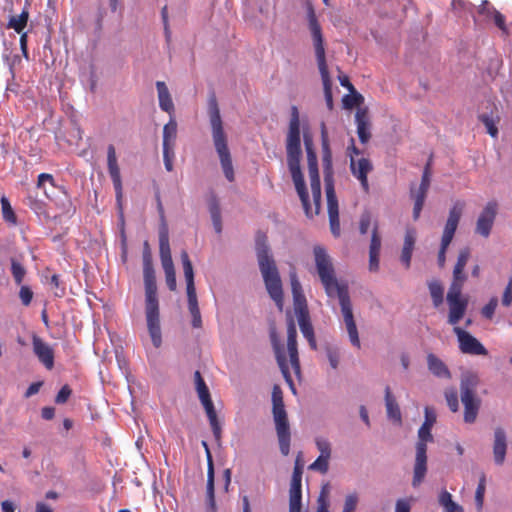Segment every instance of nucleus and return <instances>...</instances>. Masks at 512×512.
<instances>
[{
  "label": "nucleus",
  "instance_id": "obj_1",
  "mask_svg": "<svg viewBox=\"0 0 512 512\" xmlns=\"http://www.w3.org/2000/svg\"><path fill=\"white\" fill-rule=\"evenodd\" d=\"M304 145L307 155L308 173L310 178L314 208H312V205L309 201V195L300 167L302 150L300 140L299 112L296 106H292L286 139L287 163L305 214L307 217L313 218L321 211V184L318 171L317 155L314 149L313 139L309 134L306 133L304 134Z\"/></svg>",
  "mask_w": 512,
  "mask_h": 512
},
{
  "label": "nucleus",
  "instance_id": "obj_2",
  "mask_svg": "<svg viewBox=\"0 0 512 512\" xmlns=\"http://www.w3.org/2000/svg\"><path fill=\"white\" fill-rule=\"evenodd\" d=\"M469 258V248L461 249L453 269V279L446 296L449 307L448 323L450 325L458 324L464 317L468 307V299L462 295V288L467 280V275L465 274L464 269Z\"/></svg>",
  "mask_w": 512,
  "mask_h": 512
},
{
  "label": "nucleus",
  "instance_id": "obj_3",
  "mask_svg": "<svg viewBox=\"0 0 512 512\" xmlns=\"http://www.w3.org/2000/svg\"><path fill=\"white\" fill-rule=\"evenodd\" d=\"M256 254L267 292L279 311H282L284 305L282 282L276 263L270 255L267 237L264 234L258 235L256 238Z\"/></svg>",
  "mask_w": 512,
  "mask_h": 512
},
{
  "label": "nucleus",
  "instance_id": "obj_4",
  "mask_svg": "<svg viewBox=\"0 0 512 512\" xmlns=\"http://www.w3.org/2000/svg\"><path fill=\"white\" fill-rule=\"evenodd\" d=\"M322 166L327 199L330 230L335 237L340 235L339 206L334 188L332 152L326 125L321 124Z\"/></svg>",
  "mask_w": 512,
  "mask_h": 512
},
{
  "label": "nucleus",
  "instance_id": "obj_5",
  "mask_svg": "<svg viewBox=\"0 0 512 512\" xmlns=\"http://www.w3.org/2000/svg\"><path fill=\"white\" fill-rule=\"evenodd\" d=\"M145 286V317L148 333L155 348L162 345L160 310L157 296L156 276L153 266L143 267Z\"/></svg>",
  "mask_w": 512,
  "mask_h": 512
},
{
  "label": "nucleus",
  "instance_id": "obj_6",
  "mask_svg": "<svg viewBox=\"0 0 512 512\" xmlns=\"http://www.w3.org/2000/svg\"><path fill=\"white\" fill-rule=\"evenodd\" d=\"M208 114L212 130V139L220 159L221 167L226 179L232 182L235 179L232 158L228 148L227 135L224 131L220 110L214 97L209 101Z\"/></svg>",
  "mask_w": 512,
  "mask_h": 512
},
{
  "label": "nucleus",
  "instance_id": "obj_7",
  "mask_svg": "<svg viewBox=\"0 0 512 512\" xmlns=\"http://www.w3.org/2000/svg\"><path fill=\"white\" fill-rule=\"evenodd\" d=\"M307 20L309 30L312 35L313 45L315 49V56L318 64V68L322 77L324 86V97L326 105L329 110L333 109V98L331 89V80L329 76L328 66L326 63L324 39L322 35V29L316 17L315 11L312 6L307 9Z\"/></svg>",
  "mask_w": 512,
  "mask_h": 512
},
{
  "label": "nucleus",
  "instance_id": "obj_8",
  "mask_svg": "<svg viewBox=\"0 0 512 512\" xmlns=\"http://www.w3.org/2000/svg\"><path fill=\"white\" fill-rule=\"evenodd\" d=\"M272 413L280 451L284 456H287L290 453L291 433L283 393L278 385H275L272 390Z\"/></svg>",
  "mask_w": 512,
  "mask_h": 512
},
{
  "label": "nucleus",
  "instance_id": "obj_9",
  "mask_svg": "<svg viewBox=\"0 0 512 512\" xmlns=\"http://www.w3.org/2000/svg\"><path fill=\"white\" fill-rule=\"evenodd\" d=\"M313 253L317 273L327 296L330 298L336 297V294L340 293V290L348 287V285L337 280L332 260L325 248L315 246Z\"/></svg>",
  "mask_w": 512,
  "mask_h": 512
},
{
  "label": "nucleus",
  "instance_id": "obj_10",
  "mask_svg": "<svg viewBox=\"0 0 512 512\" xmlns=\"http://www.w3.org/2000/svg\"><path fill=\"white\" fill-rule=\"evenodd\" d=\"M479 378L475 373H466L460 383L461 401L464 406V421L474 423L476 421L481 401L476 395Z\"/></svg>",
  "mask_w": 512,
  "mask_h": 512
},
{
  "label": "nucleus",
  "instance_id": "obj_11",
  "mask_svg": "<svg viewBox=\"0 0 512 512\" xmlns=\"http://www.w3.org/2000/svg\"><path fill=\"white\" fill-rule=\"evenodd\" d=\"M158 209L161 214L162 223L159 228V253L161 264L165 273L166 284L171 291L176 289V274L174 264L171 256V249L169 244L168 226L164 220V210L161 202H158Z\"/></svg>",
  "mask_w": 512,
  "mask_h": 512
},
{
  "label": "nucleus",
  "instance_id": "obj_12",
  "mask_svg": "<svg viewBox=\"0 0 512 512\" xmlns=\"http://www.w3.org/2000/svg\"><path fill=\"white\" fill-rule=\"evenodd\" d=\"M431 429L421 425L418 430V441L416 443V456L413 469L412 486L418 487L424 480L427 473V443L433 442L434 438Z\"/></svg>",
  "mask_w": 512,
  "mask_h": 512
},
{
  "label": "nucleus",
  "instance_id": "obj_13",
  "mask_svg": "<svg viewBox=\"0 0 512 512\" xmlns=\"http://www.w3.org/2000/svg\"><path fill=\"white\" fill-rule=\"evenodd\" d=\"M464 202L456 201L449 211V216L444 227L443 235L441 238V246L438 252V263L443 267L446 261V251L448 246L453 240L454 234L458 227L462 212L464 209Z\"/></svg>",
  "mask_w": 512,
  "mask_h": 512
},
{
  "label": "nucleus",
  "instance_id": "obj_14",
  "mask_svg": "<svg viewBox=\"0 0 512 512\" xmlns=\"http://www.w3.org/2000/svg\"><path fill=\"white\" fill-rule=\"evenodd\" d=\"M196 391L207 414L213 435L216 440L221 438V426L212 402L209 389L199 371L194 373Z\"/></svg>",
  "mask_w": 512,
  "mask_h": 512
},
{
  "label": "nucleus",
  "instance_id": "obj_15",
  "mask_svg": "<svg viewBox=\"0 0 512 512\" xmlns=\"http://www.w3.org/2000/svg\"><path fill=\"white\" fill-rule=\"evenodd\" d=\"M350 153V171L352 175L359 180L362 190L369 193L370 186L368 182V174L373 170V164L366 157L356 158L361 155V151L355 146L354 139H351V146L348 147Z\"/></svg>",
  "mask_w": 512,
  "mask_h": 512
},
{
  "label": "nucleus",
  "instance_id": "obj_16",
  "mask_svg": "<svg viewBox=\"0 0 512 512\" xmlns=\"http://www.w3.org/2000/svg\"><path fill=\"white\" fill-rule=\"evenodd\" d=\"M336 297L339 299V304L341 307V312L343 315V320L346 326V330L349 336V340L351 344L360 349L361 342L359 339L358 329L356 326V322L354 320L353 311H352V303L350 300L348 287H344L340 290V293L336 294Z\"/></svg>",
  "mask_w": 512,
  "mask_h": 512
},
{
  "label": "nucleus",
  "instance_id": "obj_17",
  "mask_svg": "<svg viewBox=\"0 0 512 512\" xmlns=\"http://www.w3.org/2000/svg\"><path fill=\"white\" fill-rule=\"evenodd\" d=\"M453 326V332L457 336L459 349L462 353L469 355H488L487 349L477 338L472 336L469 332L465 331L461 327L457 326V324Z\"/></svg>",
  "mask_w": 512,
  "mask_h": 512
},
{
  "label": "nucleus",
  "instance_id": "obj_18",
  "mask_svg": "<svg viewBox=\"0 0 512 512\" xmlns=\"http://www.w3.org/2000/svg\"><path fill=\"white\" fill-rule=\"evenodd\" d=\"M498 211V203L494 200L489 201L481 211L477 222L475 232L484 238H488L494 225Z\"/></svg>",
  "mask_w": 512,
  "mask_h": 512
},
{
  "label": "nucleus",
  "instance_id": "obj_19",
  "mask_svg": "<svg viewBox=\"0 0 512 512\" xmlns=\"http://www.w3.org/2000/svg\"><path fill=\"white\" fill-rule=\"evenodd\" d=\"M107 167L108 172L113 182L115 189L117 202L120 203L123 196L122 180L120 174V168L117 162L116 150L113 145H109L107 148Z\"/></svg>",
  "mask_w": 512,
  "mask_h": 512
},
{
  "label": "nucleus",
  "instance_id": "obj_20",
  "mask_svg": "<svg viewBox=\"0 0 512 512\" xmlns=\"http://www.w3.org/2000/svg\"><path fill=\"white\" fill-rule=\"evenodd\" d=\"M33 352L38 360L49 370L54 367V351L52 347L44 342L39 336L32 337Z\"/></svg>",
  "mask_w": 512,
  "mask_h": 512
},
{
  "label": "nucleus",
  "instance_id": "obj_21",
  "mask_svg": "<svg viewBox=\"0 0 512 512\" xmlns=\"http://www.w3.org/2000/svg\"><path fill=\"white\" fill-rule=\"evenodd\" d=\"M287 350L290 358L291 367L296 375L300 374V360L297 348V330L293 320L287 327Z\"/></svg>",
  "mask_w": 512,
  "mask_h": 512
},
{
  "label": "nucleus",
  "instance_id": "obj_22",
  "mask_svg": "<svg viewBox=\"0 0 512 512\" xmlns=\"http://www.w3.org/2000/svg\"><path fill=\"white\" fill-rule=\"evenodd\" d=\"M302 485H290L289 489V512H301ZM316 512H329L327 502L319 498V505Z\"/></svg>",
  "mask_w": 512,
  "mask_h": 512
},
{
  "label": "nucleus",
  "instance_id": "obj_23",
  "mask_svg": "<svg viewBox=\"0 0 512 512\" xmlns=\"http://www.w3.org/2000/svg\"><path fill=\"white\" fill-rule=\"evenodd\" d=\"M357 134L361 143H367L371 138L370 120L366 108H360L355 114Z\"/></svg>",
  "mask_w": 512,
  "mask_h": 512
},
{
  "label": "nucleus",
  "instance_id": "obj_24",
  "mask_svg": "<svg viewBox=\"0 0 512 512\" xmlns=\"http://www.w3.org/2000/svg\"><path fill=\"white\" fill-rule=\"evenodd\" d=\"M506 434L503 428L498 427L494 432L493 455L497 465H502L506 456Z\"/></svg>",
  "mask_w": 512,
  "mask_h": 512
},
{
  "label": "nucleus",
  "instance_id": "obj_25",
  "mask_svg": "<svg viewBox=\"0 0 512 512\" xmlns=\"http://www.w3.org/2000/svg\"><path fill=\"white\" fill-rule=\"evenodd\" d=\"M415 242L416 231L414 229H407L404 236V243L400 256V260L406 269L410 268Z\"/></svg>",
  "mask_w": 512,
  "mask_h": 512
},
{
  "label": "nucleus",
  "instance_id": "obj_26",
  "mask_svg": "<svg viewBox=\"0 0 512 512\" xmlns=\"http://www.w3.org/2000/svg\"><path fill=\"white\" fill-rule=\"evenodd\" d=\"M156 89L158 93L159 107L162 111L172 116L174 114L175 107L167 85L163 81H157Z\"/></svg>",
  "mask_w": 512,
  "mask_h": 512
},
{
  "label": "nucleus",
  "instance_id": "obj_27",
  "mask_svg": "<svg viewBox=\"0 0 512 512\" xmlns=\"http://www.w3.org/2000/svg\"><path fill=\"white\" fill-rule=\"evenodd\" d=\"M203 445L206 448L207 452V460H208V469H207V501L212 510H215V488H214V465L211 453L209 448L205 442Z\"/></svg>",
  "mask_w": 512,
  "mask_h": 512
},
{
  "label": "nucleus",
  "instance_id": "obj_28",
  "mask_svg": "<svg viewBox=\"0 0 512 512\" xmlns=\"http://www.w3.org/2000/svg\"><path fill=\"white\" fill-rule=\"evenodd\" d=\"M180 256L183 265L184 277L186 280V292L187 294L196 293V288L194 284V271L188 252L186 250H182Z\"/></svg>",
  "mask_w": 512,
  "mask_h": 512
},
{
  "label": "nucleus",
  "instance_id": "obj_29",
  "mask_svg": "<svg viewBox=\"0 0 512 512\" xmlns=\"http://www.w3.org/2000/svg\"><path fill=\"white\" fill-rule=\"evenodd\" d=\"M180 256L183 265L184 277L186 280V292L187 294L196 293V288L194 284V271L188 252L186 250H182Z\"/></svg>",
  "mask_w": 512,
  "mask_h": 512
},
{
  "label": "nucleus",
  "instance_id": "obj_30",
  "mask_svg": "<svg viewBox=\"0 0 512 512\" xmlns=\"http://www.w3.org/2000/svg\"><path fill=\"white\" fill-rule=\"evenodd\" d=\"M385 405L388 418L397 424H401V411L395 397L391 393L389 386H387L385 389Z\"/></svg>",
  "mask_w": 512,
  "mask_h": 512
},
{
  "label": "nucleus",
  "instance_id": "obj_31",
  "mask_svg": "<svg viewBox=\"0 0 512 512\" xmlns=\"http://www.w3.org/2000/svg\"><path fill=\"white\" fill-rule=\"evenodd\" d=\"M427 364L430 372L439 378H450L451 373L445 363L434 354L430 353L427 356Z\"/></svg>",
  "mask_w": 512,
  "mask_h": 512
},
{
  "label": "nucleus",
  "instance_id": "obj_32",
  "mask_svg": "<svg viewBox=\"0 0 512 512\" xmlns=\"http://www.w3.org/2000/svg\"><path fill=\"white\" fill-rule=\"evenodd\" d=\"M297 319L303 336L307 339L311 349L316 350L317 343L314 335V329L310 321V315L302 313V315H299Z\"/></svg>",
  "mask_w": 512,
  "mask_h": 512
},
{
  "label": "nucleus",
  "instance_id": "obj_33",
  "mask_svg": "<svg viewBox=\"0 0 512 512\" xmlns=\"http://www.w3.org/2000/svg\"><path fill=\"white\" fill-rule=\"evenodd\" d=\"M177 138V122L173 115L163 128V148L174 149Z\"/></svg>",
  "mask_w": 512,
  "mask_h": 512
},
{
  "label": "nucleus",
  "instance_id": "obj_34",
  "mask_svg": "<svg viewBox=\"0 0 512 512\" xmlns=\"http://www.w3.org/2000/svg\"><path fill=\"white\" fill-rule=\"evenodd\" d=\"M29 20V9L26 5L19 15L11 16L7 23L8 29H13L18 34L25 33L24 29L27 26Z\"/></svg>",
  "mask_w": 512,
  "mask_h": 512
},
{
  "label": "nucleus",
  "instance_id": "obj_35",
  "mask_svg": "<svg viewBox=\"0 0 512 512\" xmlns=\"http://www.w3.org/2000/svg\"><path fill=\"white\" fill-rule=\"evenodd\" d=\"M187 302H188V310L192 317V327L193 328H201L202 327V317L200 313V309L198 306L197 294H187Z\"/></svg>",
  "mask_w": 512,
  "mask_h": 512
},
{
  "label": "nucleus",
  "instance_id": "obj_36",
  "mask_svg": "<svg viewBox=\"0 0 512 512\" xmlns=\"http://www.w3.org/2000/svg\"><path fill=\"white\" fill-rule=\"evenodd\" d=\"M438 501L444 512H464L463 507L453 501L452 495L447 490L441 491Z\"/></svg>",
  "mask_w": 512,
  "mask_h": 512
},
{
  "label": "nucleus",
  "instance_id": "obj_37",
  "mask_svg": "<svg viewBox=\"0 0 512 512\" xmlns=\"http://www.w3.org/2000/svg\"><path fill=\"white\" fill-rule=\"evenodd\" d=\"M276 359H277V363L280 367V370L283 374V377L285 378V381L289 384V386L295 392L294 383H293V380H292V377H291V374L289 371L286 357H285L283 351L279 347H276Z\"/></svg>",
  "mask_w": 512,
  "mask_h": 512
},
{
  "label": "nucleus",
  "instance_id": "obj_38",
  "mask_svg": "<svg viewBox=\"0 0 512 512\" xmlns=\"http://www.w3.org/2000/svg\"><path fill=\"white\" fill-rule=\"evenodd\" d=\"M429 292L432 298L433 305L439 307L443 303L444 289L442 284L438 280L429 282Z\"/></svg>",
  "mask_w": 512,
  "mask_h": 512
},
{
  "label": "nucleus",
  "instance_id": "obj_39",
  "mask_svg": "<svg viewBox=\"0 0 512 512\" xmlns=\"http://www.w3.org/2000/svg\"><path fill=\"white\" fill-rule=\"evenodd\" d=\"M0 203H1L3 219L12 225H16L17 224V216L10 204L9 199L6 196H2L0 199Z\"/></svg>",
  "mask_w": 512,
  "mask_h": 512
},
{
  "label": "nucleus",
  "instance_id": "obj_40",
  "mask_svg": "<svg viewBox=\"0 0 512 512\" xmlns=\"http://www.w3.org/2000/svg\"><path fill=\"white\" fill-rule=\"evenodd\" d=\"M209 211L211 215V219L213 222V226L217 233H220L222 230L221 224V212L220 207L216 199H213L209 204Z\"/></svg>",
  "mask_w": 512,
  "mask_h": 512
},
{
  "label": "nucleus",
  "instance_id": "obj_41",
  "mask_svg": "<svg viewBox=\"0 0 512 512\" xmlns=\"http://www.w3.org/2000/svg\"><path fill=\"white\" fill-rule=\"evenodd\" d=\"M11 273L17 285H20L23 282V279L26 275V269L24 266L18 262L16 259H11Z\"/></svg>",
  "mask_w": 512,
  "mask_h": 512
},
{
  "label": "nucleus",
  "instance_id": "obj_42",
  "mask_svg": "<svg viewBox=\"0 0 512 512\" xmlns=\"http://www.w3.org/2000/svg\"><path fill=\"white\" fill-rule=\"evenodd\" d=\"M486 490V476L484 473L481 474L479 483L475 492V502L478 510L482 509L484 502V495Z\"/></svg>",
  "mask_w": 512,
  "mask_h": 512
},
{
  "label": "nucleus",
  "instance_id": "obj_43",
  "mask_svg": "<svg viewBox=\"0 0 512 512\" xmlns=\"http://www.w3.org/2000/svg\"><path fill=\"white\" fill-rule=\"evenodd\" d=\"M293 300H294V310H295L297 317H299V315H302V313L305 315L309 314L307 303H306V298L303 293L293 296Z\"/></svg>",
  "mask_w": 512,
  "mask_h": 512
},
{
  "label": "nucleus",
  "instance_id": "obj_44",
  "mask_svg": "<svg viewBox=\"0 0 512 512\" xmlns=\"http://www.w3.org/2000/svg\"><path fill=\"white\" fill-rule=\"evenodd\" d=\"M317 449L320 452V457L330 459L331 458V444L330 442L322 437H318L315 440Z\"/></svg>",
  "mask_w": 512,
  "mask_h": 512
},
{
  "label": "nucleus",
  "instance_id": "obj_45",
  "mask_svg": "<svg viewBox=\"0 0 512 512\" xmlns=\"http://www.w3.org/2000/svg\"><path fill=\"white\" fill-rule=\"evenodd\" d=\"M447 405L452 412L459 410L458 394L456 389L450 388L445 391Z\"/></svg>",
  "mask_w": 512,
  "mask_h": 512
},
{
  "label": "nucleus",
  "instance_id": "obj_46",
  "mask_svg": "<svg viewBox=\"0 0 512 512\" xmlns=\"http://www.w3.org/2000/svg\"><path fill=\"white\" fill-rule=\"evenodd\" d=\"M479 120L485 125L487 132L494 138L498 135V128L495 125L494 120L487 114H481Z\"/></svg>",
  "mask_w": 512,
  "mask_h": 512
},
{
  "label": "nucleus",
  "instance_id": "obj_47",
  "mask_svg": "<svg viewBox=\"0 0 512 512\" xmlns=\"http://www.w3.org/2000/svg\"><path fill=\"white\" fill-rule=\"evenodd\" d=\"M380 250H381V237L378 232V224L376 223L372 230L369 252L380 253Z\"/></svg>",
  "mask_w": 512,
  "mask_h": 512
},
{
  "label": "nucleus",
  "instance_id": "obj_48",
  "mask_svg": "<svg viewBox=\"0 0 512 512\" xmlns=\"http://www.w3.org/2000/svg\"><path fill=\"white\" fill-rule=\"evenodd\" d=\"M329 460L318 456V458L309 465L310 470L318 471L321 474H326L329 470Z\"/></svg>",
  "mask_w": 512,
  "mask_h": 512
},
{
  "label": "nucleus",
  "instance_id": "obj_49",
  "mask_svg": "<svg viewBox=\"0 0 512 512\" xmlns=\"http://www.w3.org/2000/svg\"><path fill=\"white\" fill-rule=\"evenodd\" d=\"M430 182H431V174H428L427 172H423L420 186L416 192H413V194L426 197L427 192L430 187Z\"/></svg>",
  "mask_w": 512,
  "mask_h": 512
},
{
  "label": "nucleus",
  "instance_id": "obj_50",
  "mask_svg": "<svg viewBox=\"0 0 512 512\" xmlns=\"http://www.w3.org/2000/svg\"><path fill=\"white\" fill-rule=\"evenodd\" d=\"M351 93L352 95H346L343 98V104L346 108H352L363 102V96L361 94L357 93L355 90Z\"/></svg>",
  "mask_w": 512,
  "mask_h": 512
},
{
  "label": "nucleus",
  "instance_id": "obj_51",
  "mask_svg": "<svg viewBox=\"0 0 512 512\" xmlns=\"http://www.w3.org/2000/svg\"><path fill=\"white\" fill-rule=\"evenodd\" d=\"M498 305V299L496 297H492L489 302L482 308L481 313L483 317L487 319H492L494 316L495 310Z\"/></svg>",
  "mask_w": 512,
  "mask_h": 512
},
{
  "label": "nucleus",
  "instance_id": "obj_52",
  "mask_svg": "<svg viewBox=\"0 0 512 512\" xmlns=\"http://www.w3.org/2000/svg\"><path fill=\"white\" fill-rule=\"evenodd\" d=\"M411 194L414 199L413 219L418 220V218L420 217V213L423 209L426 197L415 195L413 194V191H411Z\"/></svg>",
  "mask_w": 512,
  "mask_h": 512
},
{
  "label": "nucleus",
  "instance_id": "obj_53",
  "mask_svg": "<svg viewBox=\"0 0 512 512\" xmlns=\"http://www.w3.org/2000/svg\"><path fill=\"white\" fill-rule=\"evenodd\" d=\"M358 504V496L352 493L346 496L342 512H355Z\"/></svg>",
  "mask_w": 512,
  "mask_h": 512
},
{
  "label": "nucleus",
  "instance_id": "obj_54",
  "mask_svg": "<svg viewBox=\"0 0 512 512\" xmlns=\"http://www.w3.org/2000/svg\"><path fill=\"white\" fill-rule=\"evenodd\" d=\"M48 182L52 187H55V180L54 177L51 174L48 173H41L38 176L37 181V187L44 190V193L49 197L46 189H45V183Z\"/></svg>",
  "mask_w": 512,
  "mask_h": 512
},
{
  "label": "nucleus",
  "instance_id": "obj_55",
  "mask_svg": "<svg viewBox=\"0 0 512 512\" xmlns=\"http://www.w3.org/2000/svg\"><path fill=\"white\" fill-rule=\"evenodd\" d=\"M19 298L24 306H29L33 299V291L30 287L23 285L19 291Z\"/></svg>",
  "mask_w": 512,
  "mask_h": 512
},
{
  "label": "nucleus",
  "instance_id": "obj_56",
  "mask_svg": "<svg viewBox=\"0 0 512 512\" xmlns=\"http://www.w3.org/2000/svg\"><path fill=\"white\" fill-rule=\"evenodd\" d=\"M497 10L487 0H483L478 7V13L484 15L487 19L492 18Z\"/></svg>",
  "mask_w": 512,
  "mask_h": 512
},
{
  "label": "nucleus",
  "instance_id": "obj_57",
  "mask_svg": "<svg viewBox=\"0 0 512 512\" xmlns=\"http://www.w3.org/2000/svg\"><path fill=\"white\" fill-rule=\"evenodd\" d=\"M371 224V214L368 211L362 213L359 222V231L361 234H366Z\"/></svg>",
  "mask_w": 512,
  "mask_h": 512
},
{
  "label": "nucleus",
  "instance_id": "obj_58",
  "mask_svg": "<svg viewBox=\"0 0 512 512\" xmlns=\"http://www.w3.org/2000/svg\"><path fill=\"white\" fill-rule=\"evenodd\" d=\"M502 305L509 307L512 303V277L509 279L508 284L503 292Z\"/></svg>",
  "mask_w": 512,
  "mask_h": 512
},
{
  "label": "nucleus",
  "instance_id": "obj_59",
  "mask_svg": "<svg viewBox=\"0 0 512 512\" xmlns=\"http://www.w3.org/2000/svg\"><path fill=\"white\" fill-rule=\"evenodd\" d=\"M71 393L72 390L70 387L68 385H64L56 395L55 402L57 404H64L70 397Z\"/></svg>",
  "mask_w": 512,
  "mask_h": 512
},
{
  "label": "nucleus",
  "instance_id": "obj_60",
  "mask_svg": "<svg viewBox=\"0 0 512 512\" xmlns=\"http://www.w3.org/2000/svg\"><path fill=\"white\" fill-rule=\"evenodd\" d=\"M290 283H291V290H292L293 296L303 293L302 286L298 280L296 272L290 273Z\"/></svg>",
  "mask_w": 512,
  "mask_h": 512
},
{
  "label": "nucleus",
  "instance_id": "obj_61",
  "mask_svg": "<svg viewBox=\"0 0 512 512\" xmlns=\"http://www.w3.org/2000/svg\"><path fill=\"white\" fill-rule=\"evenodd\" d=\"M163 158H164V164L167 171H172L173 164L172 160L174 158V149L169 148H163Z\"/></svg>",
  "mask_w": 512,
  "mask_h": 512
},
{
  "label": "nucleus",
  "instance_id": "obj_62",
  "mask_svg": "<svg viewBox=\"0 0 512 512\" xmlns=\"http://www.w3.org/2000/svg\"><path fill=\"white\" fill-rule=\"evenodd\" d=\"M495 25L504 33H508L506 24H505V17L502 15L498 10L494 13L492 16Z\"/></svg>",
  "mask_w": 512,
  "mask_h": 512
},
{
  "label": "nucleus",
  "instance_id": "obj_63",
  "mask_svg": "<svg viewBox=\"0 0 512 512\" xmlns=\"http://www.w3.org/2000/svg\"><path fill=\"white\" fill-rule=\"evenodd\" d=\"M327 358L330 363V366L333 369H337L338 365H339V359H340L339 353L336 350L328 349L327 350Z\"/></svg>",
  "mask_w": 512,
  "mask_h": 512
},
{
  "label": "nucleus",
  "instance_id": "obj_64",
  "mask_svg": "<svg viewBox=\"0 0 512 512\" xmlns=\"http://www.w3.org/2000/svg\"><path fill=\"white\" fill-rule=\"evenodd\" d=\"M411 505L407 499H399L396 502L395 512H410Z\"/></svg>",
  "mask_w": 512,
  "mask_h": 512
}]
</instances>
